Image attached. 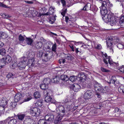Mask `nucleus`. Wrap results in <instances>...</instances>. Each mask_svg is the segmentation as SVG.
Listing matches in <instances>:
<instances>
[{
    "instance_id": "12",
    "label": "nucleus",
    "mask_w": 124,
    "mask_h": 124,
    "mask_svg": "<svg viewBox=\"0 0 124 124\" xmlns=\"http://www.w3.org/2000/svg\"><path fill=\"white\" fill-rule=\"evenodd\" d=\"M94 86L96 91L98 93L100 92L102 87L100 83L96 82L94 83Z\"/></svg>"
},
{
    "instance_id": "41",
    "label": "nucleus",
    "mask_w": 124,
    "mask_h": 124,
    "mask_svg": "<svg viewBox=\"0 0 124 124\" xmlns=\"http://www.w3.org/2000/svg\"><path fill=\"white\" fill-rule=\"evenodd\" d=\"M39 124H46V122L43 119L39 120L38 122Z\"/></svg>"
},
{
    "instance_id": "39",
    "label": "nucleus",
    "mask_w": 124,
    "mask_h": 124,
    "mask_svg": "<svg viewBox=\"0 0 124 124\" xmlns=\"http://www.w3.org/2000/svg\"><path fill=\"white\" fill-rule=\"evenodd\" d=\"M49 11L50 15H53L55 11L54 8L52 7H50L49 8Z\"/></svg>"
},
{
    "instance_id": "18",
    "label": "nucleus",
    "mask_w": 124,
    "mask_h": 124,
    "mask_svg": "<svg viewBox=\"0 0 124 124\" xmlns=\"http://www.w3.org/2000/svg\"><path fill=\"white\" fill-rule=\"evenodd\" d=\"M78 77L80 78V80L81 82H84L86 79V76L83 73L79 74L78 75Z\"/></svg>"
},
{
    "instance_id": "33",
    "label": "nucleus",
    "mask_w": 124,
    "mask_h": 124,
    "mask_svg": "<svg viewBox=\"0 0 124 124\" xmlns=\"http://www.w3.org/2000/svg\"><path fill=\"white\" fill-rule=\"evenodd\" d=\"M40 87L42 89L45 90L48 88V85L43 83L40 85Z\"/></svg>"
},
{
    "instance_id": "23",
    "label": "nucleus",
    "mask_w": 124,
    "mask_h": 124,
    "mask_svg": "<svg viewBox=\"0 0 124 124\" xmlns=\"http://www.w3.org/2000/svg\"><path fill=\"white\" fill-rule=\"evenodd\" d=\"M25 41L27 44L28 45H31L33 42V39L30 38H26Z\"/></svg>"
},
{
    "instance_id": "63",
    "label": "nucleus",
    "mask_w": 124,
    "mask_h": 124,
    "mask_svg": "<svg viewBox=\"0 0 124 124\" xmlns=\"http://www.w3.org/2000/svg\"><path fill=\"white\" fill-rule=\"evenodd\" d=\"M121 46V47H122V48H123L124 47V46L122 44H119L117 46V47L119 48V49H121L122 48H120V47Z\"/></svg>"
},
{
    "instance_id": "21",
    "label": "nucleus",
    "mask_w": 124,
    "mask_h": 124,
    "mask_svg": "<svg viewBox=\"0 0 124 124\" xmlns=\"http://www.w3.org/2000/svg\"><path fill=\"white\" fill-rule=\"evenodd\" d=\"M92 6L91 4L90 3H87L84 7L82 10H91V8Z\"/></svg>"
},
{
    "instance_id": "51",
    "label": "nucleus",
    "mask_w": 124,
    "mask_h": 124,
    "mask_svg": "<svg viewBox=\"0 0 124 124\" xmlns=\"http://www.w3.org/2000/svg\"><path fill=\"white\" fill-rule=\"evenodd\" d=\"M95 48L99 49H101L102 48V46L101 44H98L95 46Z\"/></svg>"
},
{
    "instance_id": "9",
    "label": "nucleus",
    "mask_w": 124,
    "mask_h": 124,
    "mask_svg": "<svg viewBox=\"0 0 124 124\" xmlns=\"http://www.w3.org/2000/svg\"><path fill=\"white\" fill-rule=\"evenodd\" d=\"M12 60V58L9 55H7L1 59V61L3 62L4 64H6L10 63Z\"/></svg>"
},
{
    "instance_id": "62",
    "label": "nucleus",
    "mask_w": 124,
    "mask_h": 124,
    "mask_svg": "<svg viewBox=\"0 0 124 124\" xmlns=\"http://www.w3.org/2000/svg\"><path fill=\"white\" fill-rule=\"evenodd\" d=\"M71 42H73L74 44L76 45L77 46L79 45L78 44V42H77L75 41H70Z\"/></svg>"
},
{
    "instance_id": "11",
    "label": "nucleus",
    "mask_w": 124,
    "mask_h": 124,
    "mask_svg": "<svg viewBox=\"0 0 124 124\" xmlns=\"http://www.w3.org/2000/svg\"><path fill=\"white\" fill-rule=\"evenodd\" d=\"M8 103L7 100L5 97L2 98L0 101V107H3L5 109L6 108H5V106Z\"/></svg>"
},
{
    "instance_id": "1",
    "label": "nucleus",
    "mask_w": 124,
    "mask_h": 124,
    "mask_svg": "<svg viewBox=\"0 0 124 124\" xmlns=\"http://www.w3.org/2000/svg\"><path fill=\"white\" fill-rule=\"evenodd\" d=\"M110 7H107L106 6L100 7L101 13L103 16L102 19L106 23L110 22V24L112 26L116 23V19L113 16L111 13L107 14L108 11L107 9Z\"/></svg>"
},
{
    "instance_id": "38",
    "label": "nucleus",
    "mask_w": 124,
    "mask_h": 124,
    "mask_svg": "<svg viewBox=\"0 0 124 124\" xmlns=\"http://www.w3.org/2000/svg\"><path fill=\"white\" fill-rule=\"evenodd\" d=\"M0 36L3 39H5L8 37L7 34L5 32H2L0 34Z\"/></svg>"
},
{
    "instance_id": "10",
    "label": "nucleus",
    "mask_w": 124,
    "mask_h": 124,
    "mask_svg": "<svg viewBox=\"0 0 124 124\" xmlns=\"http://www.w3.org/2000/svg\"><path fill=\"white\" fill-rule=\"evenodd\" d=\"M92 91L90 90H87L84 94V97L85 99H89L92 98Z\"/></svg>"
},
{
    "instance_id": "3",
    "label": "nucleus",
    "mask_w": 124,
    "mask_h": 124,
    "mask_svg": "<svg viewBox=\"0 0 124 124\" xmlns=\"http://www.w3.org/2000/svg\"><path fill=\"white\" fill-rule=\"evenodd\" d=\"M102 56L104 58L103 61L106 64H108V62L110 65H112L114 64H116L115 62L112 61V59L110 57L108 56L106 54H103Z\"/></svg>"
},
{
    "instance_id": "61",
    "label": "nucleus",
    "mask_w": 124,
    "mask_h": 124,
    "mask_svg": "<svg viewBox=\"0 0 124 124\" xmlns=\"http://www.w3.org/2000/svg\"><path fill=\"white\" fill-rule=\"evenodd\" d=\"M72 51L74 52V46L72 44L69 45Z\"/></svg>"
},
{
    "instance_id": "59",
    "label": "nucleus",
    "mask_w": 124,
    "mask_h": 124,
    "mask_svg": "<svg viewBox=\"0 0 124 124\" xmlns=\"http://www.w3.org/2000/svg\"><path fill=\"white\" fill-rule=\"evenodd\" d=\"M0 6L2 7H3L5 8H7V7L6 5L5 4H3V3L0 2Z\"/></svg>"
},
{
    "instance_id": "47",
    "label": "nucleus",
    "mask_w": 124,
    "mask_h": 124,
    "mask_svg": "<svg viewBox=\"0 0 124 124\" xmlns=\"http://www.w3.org/2000/svg\"><path fill=\"white\" fill-rule=\"evenodd\" d=\"M43 52L41 50H39L38 53V55L39 56V57H41L43 55Z\"/></svg>"
},
{
    "instance_id": "53",
    "label": "nucleus",
    "mask_w": 124,
    "mask_h": 124,
    "mask_svg": "<svg viewBox=\"0 0 124 124\" xmlns=\"http://www.w3.org/2000/svg\"><path fill=\"white\" fill-rule=\"evenodd\" d=\"M53 79L54 83H58L59 82V81L57 80V79H59V78L58 77H55V78H54Z\"/></svg>"
},
{
    "instance_id": "5",
    "label": "nucleus",
    "mask_w": 124,
    "mask_h": 124,
    "mask_svg": "<svg viewBox=\"0 0 124 124\" xmlns=\"http://www.w3.org/2000/svg\"><path fill=\"white\" fill-rule=\"evenodd\" d=\"M113 42L112 39L111 38L108 39L106 41L107 47L110 50V52L112 53L113 52Z\"/></svg>"
},
{
    "instance_id": "26",
    "label": "nucleus",
    "mask_w": 124,
    "mask_h": 124,
    "mask_svg": "<svg viewBox=\"0 0 124 124\" xmlns=\"http://www.w3.org/2000/svg\"><path fill=\"white\" fill-rule=\"evenodd\" d=\"M61 79L65 81H67L69 80V78L66 75H62L60 77Z\"/></svg>"
},
{
    "instance_id": "45",
    "label": "nucleus",
    "mask_w": 124,
    "mask_h": 124,
    "mask_svg": "<svg viewBox=\"0 0 124 124\" xmlns=\"http://www.w3.org/2000/svg\"><path fill=\"white\" fill-rule=\"evenodd\" d=\"M15 103L11 102L10 103V107L12 109L15 108L16 107V104Z\"/></svg>"
},
{
    "instance_id": "36",
    "label": "nucleus",
    "mask_w": 124,
    "mask_h": 124,
    "mask_svg": "<svg viewBox=\"0 0 124 124\" xmlns=\"http://www.w3.org/2000/svg\"><path fill=\"white\" fill-rule=\"evenodd\" d=\"M42 101L41 100H39L37 101L35 103V105L36 106H41L42 105Z\"/></svg>"
},
{
    "instance_id": "42",
    "label": "nucleus",
    "mask_w": 124,
    "mask_h": 124,
    "mask_svg": "<svg viewBox=\"0 0 124 124\" xmlns=\"http://www.w3.org/2000/svg\"><path fill=\"white\" fill-rule=\"evenodd\" d=\"M110 80L112 83L115 84V82L116 80V77L114 76H112Z\"/></svg>"
},
{
    "instance_id": "13",
    "label": "nucleus",
    "mask_w": 124,
    "mask_h": 124,
    "mask_svg": "<svg viewBox=\"0 0 124 124\" xmlns=\"http://www.w3.org/2000/svg\"><path fill=\"white\" fill-rule=\"evenodd\" d=\"M71 88L74 91L77 92L79 90L80 87L78 84H74L71 86Z\"/></svg>"
},
{
    "instance_id": "60",
    "label": "nucleus",
    "mask_w": 124,
    "mask_h": 124,
    "mask_svg": "<svg viewBox=\"0 0 124 124\" xmlns=\"http://www.w3.org/2000/svg\"><path fill=\"white\" fill-rule=\"evenodd\" d=\"M25 2L26 3L30 4H32L33 3V2L32 1H25Z\"/></svg>"
},
{
    "instance_id": "19",
    "label": "nucleus",
    "mask_w": 124,
    "mask_h": 124,
    "mask_svg": "<svg viewBox=\"0 0 124 124\" xmlns=\"http://www.w3.org/2000/svg\"><path fill=\"white\" fill-rule=\"evenodd\" d=\"M25 115L24 114H18L17 115L18 119L20 121H23L25 116Z\"/></svg>"
},
{
    "instance_id": "57",
    "label": "nucleus",
    "mask_w": 124,
    "mask_h": 124,
    "mask_svg": "<svg viewBox=\"0 0 124 124\" xmlns=\"http://www.w3.org/2000/svg\"><path fill=\"white\" fill-rule=\"evenodd\" d=\"M61 3L62 4V6L64 7L65 6L66 2L64 0H61Z\"/></svg>"
},
{
    "instance_id": "6",
    "label": "nucleus",
    "mask_w": 124,
    "mask_h": 124,
    "mask_svg": "<svg viewBox=\"0 0 124 124\" xmlns=\"http://www.w3.org/2000/svg\"><path fill=\"white\" fill-rule=\"evenodd\" d=\"M12 118V117H9L7 119V120L8 121V122L5 121H3L5 124H16L18 120L14 118L11 119Z\"/></svg>"
},
{
    "instance_id": "37",
    "label": "nucleus",
    "mask_w": 124,
    "mask_h": 124,
    "mask_svg": "<svg viewBox=\"0 0 124 124\" xmlns=\"http://www.w3.org/2000/svg\"><path fill=\"white\" fill-rule=\"evenodd\" d=\"M55 17H56V16H55L52 17L49 19V22L51 24L53 23L56 20Z\"/></svg>"
},
{
    "instance_id": "35",
    "label": "nucleus",
    "mask_w": 124,
    "mask_h": 124,
    "mask_svg": "<svg viewBox=\"0 0 124 124\" xmlns=\"http://www.w3.org/2000/svg\"><path fill=\"white\" fill-rule=\"evenodd\" d=\"M50 81V79L48 78H45L43 81V83L47 85L49 84Z\"/></svg>"
},
{
    "instance_id": "44",
    "label": "nucleus",
    "mask_w": 124,
    "mask_h": 124,
    "mask_svg": "<svg viewBox=\"0 0 124 124\" xmlns=\"http://www.w3.org/2000/svg\"><path fill=\"white\" fill-rule=\"evenodd\" d=\"M47 96H51L53 95V93L51 90L47 91L46 93Z\"/></svg>"
},
{
    "instance_id": "28",
    "label": "nucleus",
    "mask_w": 124,
    "mask_h": 124,
    "mask_svg": "<svg viewBox=\"0 0 124 124\" xmlns=\"http://www.w3.org/2000/svg\"><path fill=\"white\" fill-rule=\"evenodd\" d=\"M30 114L33 116H35V107L31 108L30 109Z\"/></svg>"
},
{
    "instance_id": "17",
    "label": "nucleus",
    "mask_w": 124,
    "mask_h": 124,
    "mask_svg": "<svg viewBox=\"0 0 124 124\" xmlns=\"http://www.w3.org/2000/svg\"><path fill=\"white\" fill-rule=\"evenodd\" d=\"M26 36L25 35H23L20 34L18 36V40L20 44L23 43L25 40Z\"/></svg>"
},
{
    "instance_id": "14",
    "label": "nucleus",
    "mask_w": 124,
    "mask_h": 124,
    "mask_svg": "<svg viewBox=\"0 0 124 124\" xmlns=\"http://www.w3.org/2000/svg\"><path fill=\"white\" fill-rule=\"evenodd\" d=\"M26 62L25 61L20 62L18 64V67L20 69H24L26 66Z\"/></svg>"
},
{
    "instance_id": "48",
    "label": "nucleus",
    "mask_w": 124,
    "mask_h": 124,
    "mask_svg": "<svg viewBox=\"0 0 124 124\" xmlns=\"http://www.w3.org/2000/svg\"><path fill=\"white\" fill-rule=\"evenodd\" d=\"M13 75V73H10L7 75L6 77L8 78H11Z\"/></svg>"
},
{
    "instance_id": "30",
    "label": "nucleus",
    "mask_w": 124,
    "mask_h": 124,
    "mask_svg": "<svg viewBox=\"0 0 124 124\" xmlns=\"http://www.w3.org/2000/svg\"><path fill=\"white\" fill-rule=\"evenodd\" d=\"M109 89L108 87L105 86L104 87H102V89H101L100 92L102 93H106L108 91Z\"/></svg>"
},
{
    "instance_id": "50",
    "label": "nucleus",
    "mask_w": 124,
    "mask_h": 124,
    "mask_svg": "<svg viewBox=\"0 0 124 124\" xmlns=\"http://www.w3.org/2000/svg\"><path fill=\"white\" fill-rule=\"evenodd\" d=\"M5 110L4 108H3V107H0V116L3 112Z\"/></svg>"
},
{
    "instance_id": "20",
    "label": "nucleus",
    "mask_w": 124,
    "mask_h": 124,
    "mask_svg": "<svg viewBox=\"0 0 124 124\" xmlns=\"http://www.w3.org/2000/svg\"><path fill=\"white\" fill-rule=\"evenodd\" d=\"M59 109L60 113L61 116H62L65 114V111L64 110V106H61L59 107Z\"/></svg>"
},
{
    "instance_id": "8",
    "label": "nucleus",
    "mask_w": 124,
    "mask_h": 124,
    "mask_svg": "<svg viewBox=\"0 0 124 124\" xmlns=\"http://www.w3.org/2000/svg\"><path fill=\"white\" fill-rule=\"evenodd\" d=\"M65 20L67 24L70 25L71 27H73L75 26L74 23V20L73 18H71L66 16L65 17Z\"/></svg>"
},
{
    "instance_id": "54",
    "label": "nucleus",
    "mask_w": 124,
    "mask_h": 124,
    "mask_svg": "<svg viewBox=\"0 0 124 124\" xmlns=\"http://www.w3.org/2000/svg\"><path fill=\"white\" fill-rule=\"evenodd\" d=\"M101 70L102 71L104 72H108L109 71V70L106 69L102 67L101 68Z\"/></svg>"
},
{
    "instance_id": "46",
    "label": "nucleus",
    "mask_w": 124,
    "mask_h": 124,
    "mask_svg": "<svg viewBox=\"0 0 124 124\" xmlns=\"http://www.w3.org/2000/svg\"><path fill=\"white\" fill-rule=\"evenodd\" d=\"M65 9L63 10V11L61 13V15L63 16H64L65 15L67 9L65 8V7H64Z\"/></svg>"
},
{
    "instance_id": "22",
    "label": "nucleus",
    "mask_w": 124,
    "mask_h": 124,
    "mask_svg": "<svg viewBox=\"0 0 124 124\" xmlns=\"http://www.w3.org/2000/svg\"><path fill=\"white\" fill-rule=\"evenodd\" d=\"M62 116H60V114L58 115L56 118V119L54 121L55 124H57L59 121L62 119Z\"/></svg>"
},
{
    "instance_id": "56",
    "label": "nucleus",
    "mask_w": 124,
    "mask_h": 124,
    "mask_svg": "<svg viewBox=\"0 0 124 124\" xmlns=\"http://www.w3.org/2000/svg\"><path fill=\"white\" fill-rule=\"evenodd\" d=\"M119 71L122 72L124 73V67L122 66L119 69Z\"/></svg>"
},
{
    "instance_id": "29",
    "label": "nucleus",
    "mask_w": 124,
    "mask_h": 124,
    "mask_svg": "<svg viewBox=\"0 0 124 124\" xmlns=\"http://www.w3.org/2000/svg\"><path fill=\"white\" fill-rule=\"evenodd\" d=\"M35 116H38L41 113L40 109L37 108L35 107Z\"/></svg>"
},
{
    "instance_id": "49",
    "label": "nucleus",
    "mask_w": 124,
    "mask_h": 124,
    "mask_svg": "<svg viewBox=\"0 0 124 124\" xmlns=\"http://www.w3.org/2000/svg\"><path fill=\"white\" fill-rule=\"evenodd\" d=\"M56 44H55L52 46V51H56Z\"/></svg>"
},
{
    "instance_id": "27",
    "label": "nucleus",
    "mask_w": 124,
    "mask_h": 124,
    "mask_svg": "<svg viewBox=\"0 0 124 124\" xmlns=\"http://www.w3.org/2000/svg\"><path fill=\"white\" fill-rule=\"evenodd\" d=\"M25 120L28 123H31L33 120L32 117L31 116H26Z\"/></svg>"
},
{
    "instance_id": "58",
    "label": "nucleus",
    "mask_w": 124,
    "mask_h": 124,
    "mask_svg": "<svg viewBox=\"0 0 124 124\" xmlns=\"http://www.w3.org/2000/svg\"><path fill=\"white\" fill-rule=\"evenodd\" d=\"M12 66L13 67V68H15V67H16V66H18V64H17V63H16L15 62L12 65Z\"/></svg>"
},
{
    "instance_id": "34",
    "label": "nucleus",
    "mask_w": 124,
    "mask_h": 124,
    "mask_svg": "<svg viewBox=\"0 0 124 124\" xmlns=\"http://www.w3.org/2000/svg\"><path fill=\"white\" fill-rule=\"evenodd\" d=\"M70 80L72 82H74L77 80V76H73L70 77L69 78Z\"/></svg>"
},
{
    "instance_id": "31",
    "label": "nucleus",
    "mask_w": 124,
    "mask_h": 124,
    "mask_svg": "<svg viewBox=\"0 0 124 124\" xmlns=\"http://www.w3.org/2000/svg\"><path fill=\"white\" fill-rule=\"evenodd\" d=\"M34 98L36 99L39 98L41 96L40 93L38 92H35L33 94Z\"/></svg>"
},
{
    "instance_id": "24",
    "label": "nucleus",
    "mask_w": 124,
    "mask_h": 124,
    "mask_svg": "<svg viewBox=\"0 0 124 124\" xmlns=\"http://www.w3.org/2000/svg\"><path fill=\"white\" fill-rule=\"evenodd\" d=\"M34 60L33 59H30L28 62V65L29 66V67H33L34 64V63H33Z\"/></svg>"
},
{
    "instance_id": "25",
    "label": "nucleus",
    "mask_w": 124,
    "mask_h": 124,
    "mask_svg": "<svg viewBox=\"0 0 124 124\" xmlns=\"http://www.w3.org/2000/svg\"><path fill=\"white\" fill-rule=\"evenodd\" d=\"M118 91L121 93H124V85H120L118 87Z\"/></svg>"
},
{
    "instance_id": "52",
    "label": "nucleus",
    "mask_w": 124,
    "mask_h": 124,
    "mask_svg": "<svg viewBox=\"0 0 124 124\" xmlns=\"http://www.w3.org/2000/svg\"><path fill=\"white\" fill-rule=\"evenodd\" d=\"M65 58L68 60H70L71 59V55L69 54H66L65 56Z\"/></svg>"
},
{
    "instance_id": "32",
    "label": "nucleus",
    "mask_w": 124,
    "mask_h": 124,
    "mask_svg": "<svg viewBox=\"0 0 124 124\" xmlns=\"http://www.w3.org/2000/svg\"><path fill=\"white\" fill-rule=\"evenodd\" d=\"M6 54L5 49L4 48L0 49V55L4 56Z\"/></svg>"
},
{
    "instance_id": "40",
    "label": "nucleus",
    "mask_w": 124,
    "mask_h": 124,
    "mask_svg": "<svg viewBox=\"0 0 124 124\" xmlns=\"http://www.w3.org/2000/svg\"><path fill=\"white\" fill-rule=\"evenodd\" d=\"M31 12V10H29L27 11L26 13H24L23 14L24 16L25 17H27L29 16L30 15V14Z\"/></svg>"
},
{
    "instance_id": "55",
    "label": "nucleus",
    "mask_w": 124,
    "mask_h": 124,
    "mask_svg": "<svg viewBox=\"0 0 124 124\" xmlns=\"http://www.w3.org/2000/svg\"><path fill=\"white\" fill-rule=\"evenodd\" d=\"M1 62H0V69H1L3 68L5 64H4L3 62L1 61Z\"/></svg>"
},
{
    "instance_id": "4",
    "label": "nucleus",
    "mask_w": 124,
    "mask_h": 124,
    "mask_svg": "<svg viewBox=\"0 0 124 124\" xmlns=\"http://www.w3.org/2000/svg\"><path fill=\"white\" fill-rule=\"evenodd\" d=\"M54 116L52 114H49L45 116V119L46 121V124H51L54 120Z\"/></svg>"
},
{
    "instance_id": "64",
    "label": "nucleus",
    "mask_w": 124,
    "mask_h": 124,
    "mask_svg": "<svg viewBox=\"0 0 124 124\" xmlns=\"http://www.w3.org/2000/svg\"><path fill=\"white\" fill-rule=\"evenodd\" d=\"M4 45V43L1 41H0V48L3 47Z\"/></svg>"
},
{
    "instance_id": "2",
    "label": "nucleus",
    "mask_w": 124,
    "mask_h": 124,
    "mask_svg": "<svg viewBox=\"0 0 124 124\" xmlns=\"http://www.w3.org/2000/svg\"><path fill=\"white\" fill-rule=\"evenodd\" d=\"M32 99V97L30 96L28 97L27 98L25 99L24 100H22L23 97L22 95L20 93H18L16 94L14 97V100L16 102H17L18 101H20V103L21 104L24 101H27L31 100Z\"/></svg>"
},
{
    "instance_id": "43",
    "label": "nucleus",
    "mask_w": 124,
    "mask_h": 124,
    "mask_svg": "<svg viewBox=\"0 0 124 124\" xmlns=\"http://www.w3.org/2000/svg\"><path fill=\"white\" fill-rule=\"evenodd\" d=\"M120 23L122 24H124V16H121L120 19Z\"/></svg>"
},
{
    "instance_id": "7",
    "label": "nucleus",
    "mask_w": 124,
    "mask_h": 124,
    "mask_svg": "<svg viewBox=\"0 0 124 124\" xmlns=\"http://www.w3.org/2000/svg\"><path fill=\"white\" fill-rule=\"evenodd\" d=\"M101 3L102 5L101 7L106 6L107 7H111L112 5L110 4L108 0H97Z\"/></svg>"
},
{
    "instance_id": "15",
    "label": "nucleus",
    "mask_w": 124,
    "mask_h": 124,
    "mask_svg": "<svg viewBox=\"0 0 124 124\" xmlns=\"http://www.w3.org/2000/svg\"><path fill=\"white\" fill-rule=\"evenodd\" d=\"M45 101L46 102L50 103H54L55 101L51 97L49 96H47L45 98Z\"/></svg>"
},
{
    "instance_id": "16",
    "label": "nucleus",
    "mask_w": 124,
    "mask_h": 124,
    "mask_svg": "<svg viewBox=\"0 0 124 124\" xmlns=\"http://www.w3.org/2000/svg\"><path fill=\"white\" fill-rule=\"evenodd\" d=\"M35 48L38 49H40L42 47V43L40 41H37L34 43Z\"/></svg>"
}]
</instances>
